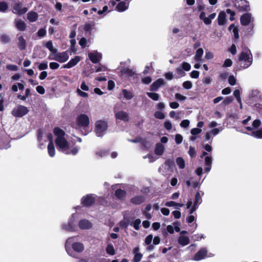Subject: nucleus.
<instances>
[{"label":"nucleus","mask_w":262,"mask_h":262,"mask_svg":"<svg viewBox=\"0 0 262 262\" xmlns=\"http://www.w3.org/2000/svg\"><path fill=\"white\" fill-rule=\"evenodd\" d=\"M17 46L21 51H23L26 49V41L23 36H20L18 37Z\"/></svg>","instance_id":"c85d7f7f"},{"label":"nucleus","mask_w":262,"mask_h":262,"mask_svg":"<svg viewBox=\"0 0 262 262\" xmlns=\"http://www.w3.org/2000/svg\"><path fill=\"white\" fill-rule=\"evenodd\" d=\"M90 119L88 115L81 114L77 117L76 125L78 128L85 130L89 127Z\"/></svg>","instance_id":"20e7f679"},{"label":"nucleus","mask_w":262,"mask_h":262,"mask_svg":"<svg viewBox=\"0 0 262 262\" xmlns=\"http://www.w3.org/2000/svg\"><path fill=\"white\" fill-rule=\"evenodd\" d=\"M165 164L169 168H172L174 165V162L173 160L170 159H167L165 161Z\"/></svg>","instance_id":"052dcab7"},{"label":"nucleus","mask_w":262,"mask_h":262,"mask_svg":"<svg viewBox=\"0 0 262 262\" xmlns=\"http://www.w3.org/2000/svg\"><path fill=\"white\" fill-rule=\"evenodd\" d=\"M8 8V4L5 2H0V12H5Z\"/></svg>","instance_id":"3c124183"},{"label":"nucleus","mask_w":262,"mask_h":262,"mask_svg":"<svg viewBox=\"0 0 262 262\" xmlns=\"http://www.w3.org/2000/svg\"><path fill=\"white\" fill-rule=\"evenodd\" d=\"M78 216V214L73 213L71 218L69 219L68 224H63L62 225V228L68 231H74L77 228V223Z\"/></svg>","instance_id":"f03ea898"},{"label":"nucleus","mask_w":262,"mask_h":262,"mask_svg":"<svg viewBox=\"0 0 262 262\" xmlns=\"http://www.w3.org/2000/svg\"><path fill=\"white\" fill-rule=\"evenodd\" d=\"M154 116L159 119H163L165 118V115L161 111H156L154 114Z\"/></svg>","instance_id":"4d7b16f0"},{"label":"nucleus","mask_w":262,"mask_h":262,"mask_svg":"<svg viewBox=\"0 0 262 262\" xmlns=\"http://www.w3.org/2000/svg\"><path fill=\"white\" fill-rule=\"evenodd\" d=\"M178 242L180 245L184 247L189 244L190 239L188 236L180 235L178 239Z\"/></svg>","instance_id":"bb28decb"},{"label":"nucleus","mask_w":262,"mask_h":262,"mask_svg":"<svg viewBox=\"0 0 262 262\" xmlns=\"http://www.w3.org/2000/svg\"><path fill=\"white\" fill-rule=\"evenodd\" d=\"M115 195L118 199L123 201L125 199L126 192L121 189H118L115 191Z\"/></svg>","instance_id":"a878e982"},{"label":"nucleus","mask_w":262,"mask_h":262,"mask_svg":"<svg viewBox=\"0 0 262 262\" xmlns=\"http://www.w3.org/2000/svg\"><path fill=\"white\" fill-rule=\"evenodd\" d=\"M48 139L49 140L50 142L48 146V154L49 156L51 157H53L55 156V151L54 145L52 141V135L51 134H49L48 135Z\"/></svg>","instance_id":"f3484780"},{"label":"nucleus","mask_w":262,"mask_h":262,"mask_svg":"<svg viewBox=\"0 0 262 262\" xmlns=\"http://www.w3.org/2000/svg\"><path fill=\"white\" fill-rule=\"evenodd\" d=\"M143 255L141 253H136L134 255L133 261V262H139L142 258Z\"/></svg>","instance_id":"603ef678"},{"label":"nucleus","mask_w":262,"mask_h":262,"mask_svg":"<svg viewBox=\"0 0 262 262\" xmlns=\"http://www.w3.org/2000/svg\"><path fill=\"white\" fill-rule=\"evenodd\" d=\"M46 47L47 48L49 49V50L50 52H52L54 54L55 53H56V52H57L58 51V50L57 49L53 48L52 42L51 40H49L46 43Z\"/></svg>","instance_id":"a18cd8bd"},{"label":"nucleus","mask_w":262,"mask_h":262,"mask_svg":"<svg viewBox=\"0 0 262 262\" xmlns=\"http://www.w3.org/2000/svg\"><path fill=\"white\" fill-rule=\"evenodd\" d=\"M11 39L9 35L3 34L0 36V41L3 44L8 43L10 42Z\"/></svg>","instance_id":"4c0bfd02"},{"label":"nucleus","mask_w":262,"mask_h":262,"mask_svg":"<svg viewBox=\"0 0 262 262\" xmlns=\"http://www.w3.org/2000/svg\"><path fill=\"white\" fill-rule=\"evenodd\" d=\"M89 57L93 63H97L100 60L102 55L100 53L93 52L89 53Z\"/></svg>","instance_id":"aec40b11"},{"label":"nucleus","mask_w":262,"mask_h":262,"mask_svg":"<svg viewBox=\"0 0 262 262\" xmlns=\"http://www.w3.org/2000/svg\"><path fill=\"white\" fill-rule=\"evenodd\" d=\"M261 122L259 119H255L253 121L252 126H247L246 129L248 131H252L253 129H257L261 125Z\"/></svg>","instance_id":"c756f323"},{"label":"nucleus","mask_w":262,"mask_h":262,"mask_svg":"<svg viewBox=\"0 0 262 262\" xmlns=\"http://www.w3.org/2000/svg\"><path fill=\"white\" fill-rule=\"evenodd\" d=\"M228 30L230 31H231L232 30V32L233 33L235 39H238L239 38L238 29L233 24H232L229 26Z\"/></svg>","instance_id":"72a5a7b5"},{"label":"nucleus","mask_w":262,"mask_h":262,"mask_svg":"<svg viewBox=\"0 0 262 262\" xmlns=\"http://www.w3.org/2000/svg\"><path fill=\"white\" fill-rule=\"evenodd\" d=\"M69 58V54L67 51L62 52H56L54 54V57L52 59L60 63L66 62Z\"/></svg>","instance_id":"9d476101"},{"label":"nucleus","mask_w":262,"mask_h":262,"mask_svg":"<svg viewBox=\"0 0 262 262\" xmlns=\"http://www.w3.org/2000/svg\"><path fill=\"white\" fill-rule=\"evenodd\" d=\"M115 116L117 119H120L124 122H127L129 120L128 115L125 112L119 111L116 114Z\"/></svg>","instance_id":"393cba45"},{"label":"nucleus","mask_w":262,"mask_h":262,"mask_svg":"<svg viewBox=\"0 0 262 262\" xmlns=\"http://www.w3.org/2000/svg\"><path fill=\"white\" fill-rule=\"evenodd\" d=\"M120 72L122 75H126L128 78L133 77L136 75L135 71L125 67H123L121 68Z\"/></svg>","instance_id":"5701e85b"},{"label":"nucleus","mask_w":262,"mask_h":262,"mask_svg":"<svg viewBox=\"0 0 262 262\" xmlns=\"http://www.w3.org/2000/svg\"><path fill=\"white\" fill-rule=\"evenodd\" d=\"M29 111V109L26 106L19 105L12 110L11 114L15 117L20 118L28 114Z\"/></svg>","instance_id":"39448f33"},{"label":"nucleus","mask_w":262,"mask_h":262,"mask_svg":"<svg viewBox=\"0 0 262 262\" xmlns=\"http://www.w3.org/2000/svg\"><path fill=\"white\" fill-rule=\"evenodd\" d=\"M92 226V223L86 219L81 220L78 222V226L82 230L90 229Z\"/></svg>","instance_id":"a211bd4d"},{"label":"nucleus","mask_w":262,"mask_h":262,"mask_svg":"<svg viewBox=\"0 0 262 262\" xmlns=\"http://www.w3.org/2000/svg\"><path fill=\"white\" fill-rule=\"evenodd\" d=\"M146 95L149 98L154 101H158L159 99L160 95L159 94L153 92H147Z\"/></svg>","instance_id":"c03bdc74"},{"label":"nucleus","mask_w":262,"mask_h":262,"mask_svg":"<svg viewBox=\"0 0 262 262\" xmlns=\"http://www.w3.org/2000/svg\"><path fill=\"white\" fill-rule=\"evenodd\" d=\"M204 194V192L202 191H198L195 195L194 204H197L198 205L201 204L202 202L201 196H203Z\"/></svg>","instance_id":"2f4dec72"},{"label":"nucleus","mask_w":262,"mask_h":262,"mask_svg":"<svg viewBox=\"0 0 262 262\" xmlns=\"http://www.w3.org/2000/svg\"><path fill=\"white\" fill-rule=\"evenodd\" d=\"M251 106H253L259 112V113L262 114V104L259 103H254Z\"/></svg>","instance_id":"e2e57ef3"},{"label":"nucleus","mask_w":262,"mask_h":262,"mask_svg":"<svg viewBox=\"0 0 262 262\" xmlns=\"http://www.w3.org/2000/svg\"><path fill=\"white\" fill-rule=\"evenodd\" d=\"M176 162L179 168L183 169L185 167V161L182 157H178L176 159Z\"/></svg>","instance_id":"e433bc0d"},{"label":"nucleus","mask_w":262,"mask_h":262,"mask_svg":"<svg viewBox=\"0 0 262 262\" xmlns=\"http://www.w3.org/2000/svg\"><path fill=\"white\" fill-rule=\"evenodd\" d=\"M165 150L164 146L160 143L156 144L155 153L158 156H162Z\"/></svg>","instance_id":"cd10ccee"},{"label":"nucleus","mask_w":262,"mask_h":262,"mask_svg":"<svg viewBox=\"0 0 262 262\" xmlns=\"http://www.w3.org/2000/svg\"><path fill=\"white\" fill-rule=\"evenodd\" d=\"M54 134L56 138H63L65 135L64 132L59 127H55L54 129Z\"/></svg>","instance_id":"c9c22d12"},{"label":"nucleus","mask_w":262,"mask_h":262,"mask_svg":"<svg viewBox=\"0 0 262 262\" xmlns=\"http://www.w3.org/2000/svg\"><path fill=\"white\" fill-rule=\"evenodd\" d=\"M164 84V80L162 78H159L154 81L150 86L149 90L152 92H156Z\"/></svg>","instance_id":"dca6fc26"},{"label":"nucleus","mask_w":262,"mask_h":262,"mask_svg":"<svg viewBox=\"0 0 262 262\" xmlns=\"http://www.w3.org/2000/svg\"><path fill=\"white\" fill-rule=\"evenodd\" d=\"M251 136L257 139H262V128L252 131Z\"/></svg>","instance_id":"ea45409f"},{"label":"nucleus","mask_w":262,"mask_h":262,"mask_svg":"<svg viewBox=\"0 0 262 262\" xmlns=\"http://www.w3.org/2000/svg\"><path fill=\"white\" fill-rule=\"evenodd\" d=\"M240 91L238 90H235L233 92V95L236 99L237 102L241 104V107H242V101L240 97Z\"/></svg>","instance_id":"8fccbe9b"},{"label":"nucleus","mask_w":262,"mask_h":262,"mask_svg":"<svg viewBox=\"0 0 262 262\" xmlns=\"http://www.w3.org/2000/svg\"><path fill=\"white\" fill-rule=\"evenodd\" d=\"M253 62V56L250 50L244 47L239 54L237 63L239 69H246L249 68Z\"/></svg>","instance_id":"f257e3e1"},{"label":"nucleus","mask_w":262,"mask_h":262,"mask_svg":"<svg viewBox=\"0 0 262 262\" xmlns=\"http://www.w3.org/2000/svg\"><path fill=\"white\" fill-rule=\"evenodd\" d=\"M73 237L68 238L65 243V249L68 255L75 258H79L78 255L74 252L71 248V246L73 243Z\"/></svg>","instance_id":"6e6552de"},{"label":"nucleus","mask_w":262,"mask_h":262,"mask_svg":"<svg viewBox=\"0 0 262 262\" xmlns=\"http://www.w3.org/2000/svg\"><path fill=\"white\" fill-rule=\"evenodd\" d=\"M213 137L209 132H207L203 137L204 142H208L209 143H212Z\"/></svg>","instance_id":"09e8293b"},{"label":"nucleus","mask_w":262,"mask_h":262,"mask_svg":"<svg viewBox=\"0 0 262 262\" xmlns=\"http://www.w3.org/2000/svg\"><path fill=\"white\" fill-rule=\"evenodd\" d=\"M14 24L15 27L20 31H24L26 29V23L19 18H16L14 20Z\"/></svg>","instance_id":"4be33fe9"},{"label":"nucleus","mask_w":262,"mask_h":262,"mask_svg":"<svg viewBox=\"0 0 262 262\" xmlns=\"http://www.w3.org/2000/svg\"><path fill=\"white\" fill-rule=\"evenodd\" d=\"M236 79L233 75L229 76L228 78V82L231 85H234L236 84Z\"/></svg>","instance_id":"69168bd1"},{"label":"nucleus","mask_w":262,"mask_h":262,"mask_svg":"<svg viewBox=\"0 0 262 262\" xmlns=\"http://www.w3.org/2000/svg\"><path fill=\"white\" fill-rule=\"evenodd\" d=\"M128 5L124 2H120L116 6V9L118 12H123L128 9Z\"/></svg>","instance_id":"7c9ffc66"},{"label":"nucleus","mask_w":262,"mask_h":262,"mask_svg":"<svg viewBox=\"0 0 262 262\" xmlns=\"http://www.w3.org/2000/svg\"><path fill=\"white\" fill-rule=\"evenodd\" d=\"M147 200V198L145 195H137L130 199V202L132 204L139 205Z\"/></svg>","instance_id":"4468645a"},{"label":"nucleus","mask_w":262,"mask_h":262,"mask_svg":"<svg viewBox=\"0 0 262 262\" xmlns=\"http://www.w3.org/2000/svg\"><path fill=\"white\" fill-rule=\"evenodd\" d=\"M234 7L239 11H248L250 9L249 2L246 0H235Z\"/></svg>","instance_id":"423d86ee"},{"label":"nucleus","mask_w":262,"mask_h":262,"mask_svg":"<svg viewBox=\"0 0 262 262\" xmlns=\"http://www.w3.org/2000/svg\"><path fill=\"white\" fill-rule=\"evenodd\" d=\"M254 26V23H251L248 25V27L246 29V32L247 35H252L253 34Z\"/></svg>","instance_id":"de8ad7c7"},{"label":"nucleus","mask_w":262,"mask_h":262,"mask_svg":"<svg viewBox=\"0 0 262 262\" xmlns=\"http://www.w3.org/2000/svg\"><path fill=\"white\" fill-rule=\"evenodd\" d=\"M38 68L40 71L47 69L48 68V62L44 61L41 63H39Z\"/></svg>","instance_id":"6e6d98bb"},{"label":"nucleus","mask_w":262,"mask_h":262,"mask_svg":"<svg viewBox=\"0 0 262 262\" xmlns=\"http://www.w3.org/2000/svg\"><path fill=\"white\" fill-rule=\"evenodd\" d=\"M241 24L244 26H248L249 24L254 23V18L250 13L243 14L240 18Z\"/></svg>","instance_id":"1a4fd4ad"},{"label":"nucleus","mask_w":262,"mask_h":262,"mask_svg":"<svg viewBox=\"0 0 262 262\" xmlns=\"http://www.w3.org/2000/svg\"><path fill=\"white\" fill-rule=\"evenodd\" d=\"M27 18L30 22H34L38 18V14L34 11H30L27 14Z\"/></svg>","instance_id":"473e14b6"},{"label":"nucleus","mask_w":262,"mask_h":262,"mask_svg":"<svg viewBox=\"0 0 262 262\" xmlns=\"http://www.w3.org/2000/svg\"><path fill=\"white\" fill-rule=\"evenodd\" d=\"M95 201V197L92 194H88L83 196L81 200V204L85 207L92 206Z\"/></svg>","instance_id":"9b49d317"},{"label":"nucleus","mask_w":262,"mask_h":262,"mask_svg":"<svg viewBox=\"0 0 262 262\" xmlns=\"http://www.w3.org/2000/svg\"><path fill=\"white\" fill-rule=\"evenodd\" d=\"M175 98L180 101H184L186 100L187 97L179 93H176L175 94Z\"/></svg>","instance_id":"bf43d9fd"},{"label":"nucleus","mask_w":262,"mask_h":262,"mask_svg":"<svg viewBox=\"0 0 262 262\" xmlns=\"http://www.w3.org/2000/svg\"><path fill=\"white\" fill-rule=\"evenodd\" d=\"M226 13L224 12H221L218 16V24L220 26L224 25L225 23Z\"/></svg>","instance_id":"f704fd0d"},{"label":"nucleus","mask_w":262,"mask_h":262,"mask_svg":"<svg viewBox=\"0 0 262 262\" xmlns=\"http://www.w3.org/2000/svg\"><path fill=\"white\" fill-rule=\"evenodd\" d=\"M81 57L76 56L74 58L71 59L67 64L62 66L63 68L70 69L76 66L81 60Z\"/></svg>","instance_id":"6ab92c4d"},{"label":"nucleus","mask_w":262,"mask_h":262,"mask_svg":"<svg viewBox=\"0 0 262 262\" xmlns=\"http://www.w3.org/2000/svg\"><path fill=\"white\" fill-rule=\"evenodd\" d=\"M261 99L260 92L257 90H252L250 94L249 103L250 105L253 103L258 102Z\"/></svg>","instance_id":"f8f14e48"},{"label":"nucleus","mask_w":262,"mask_h":262,"mask_svg":"<svg viewBox=\"0 0 262 262\" xmlns=\"http://www.w3.org/2000/svg\"><path fill=\"white\" fill-rule=\"evenodd\" d=\"M212 158L211 156H206L205 158V166H211Z\"/></svg>","instance_id":"5fc2aeb1"},{"label":"nucleus","mask_w":262,"mask_h":262,"mask_svg":"<svg viewBox=\"0 0 262 262\" xmlns=\"http://www.w3.org/2000/svg\"><path fill=\"white\" fill-rule=\"evenodd\" d=\"M93 26H94V24H90V23L86 24L84 25V30L86 32L90 33Z\"/></svg>","instance_id":"0e129e2a"},{"label":"nucleus","mask_w":262,"mask_h":262,"mask_svg":"<svg viewBox=\"0 0 262 262\" xmlns=\"http://www.w3.org/2000/svg\"><path fill=\"white\" fill-rule=\"evenodd\" d=\"M152 79L150 76H146L142 78V82L145 84H148L151 82Z\"/></svg>","instance_id":"774afa93"},{"label":"nucleus","mask_w":262,"mask_h":262,"mask_svg":"<svg viewBox=\"0 0 262 262\" xmlns=\"http://www.w3.org/2000/svg\"><path fill=\"white\" fill-rule=\"evenodd\" d=\"M188 154L190 156L191 158H193L196 156V151L195 148L190 146L189 148V150L188 151Z\"/></svg>","instance_id":"864d4df0"},{"label":"nucleus","mask_w":262,"mask_h":262,"mask_svg":"<svg viewBox=\"0 0 262 262\" xmlns=\"http://www.w3.org/2000/svg\"><path fill=\"white\" fill-rule=\"evenodd\" d=\"M122 92L124 97L127 100H130L134 97V95L130 91H128L126 89H123Z\"/></svg>","instance_id":"58836bf2"},{"label":"nucleus","mask_w":262,"mask_h":262,"mask_svg":"<svg viewBox=\"0 0 262 262\" xmlns=\"http://www.w3.org/2000/svg\"><path fill=\"white\" fill-rule=\"evenodd\" d=\"M183 86L185 89L189 90L192 88V84L190 81H186L183 83Z\"/></svg>","instance_id":"13d9d810"},{"label":"nucleus","mask_w":262,"mask_h":262,"mask_svg":"<svg viewBox=\"0 0 262 262\" xmlns=\"http://www.w3.org/2000/svg\"><path fill=\"white\" fill-rule=\"evenodd\" d=\"M183 137L181 135L177 134L175 136V142L177 144H180L182 142Z\"/></svg>","instance_id":"680f3d73"},{"label":"nucleus","mask_w":262,"mask_h":262,"mask_svg":"<svg viewBox=\"0 0 262 262\" xmlns=\"http://www.w3.org/2000/svg\"><path fill=\"white\" fill-rule=\"evenodd\" d=\"M79 149L80 147L78 146H75L71 149H69L68 147V150H66L64 154L67 155L72 154L73 155H76L78 152Z\"/></svg>","instance_id":"79ce46f5"},{"label":"nucleus","mask_w":262,"mask_h":262,"mask_svg":"<svg viewBox=\"0 0 262 262\" xmlns=\"http://www.w3.org/2000/svg\"><path fill=\"white\" fill-rule=\"evenodd\" d=\"M183 70H185L186 71H188L190 70L191 66L190 64L186 62H183L182 63V67H181Z\"/></svg>","instance_id":"338daca9"},{"label":"nucleus","mask_w":262,"mask_h":262,"mask_svg":"<svg viewBox=\"0 0 262 262\" xmlns=\"http://www.w3.org/2000/svg\"><path fill=\"white\" fill-rule=\"evenodd\" d=\"M42 130L41 129H38L37 130V140L38 143H39V147L42 148V146H43V143H42Z\"/></svg>","instance_id":"37998d69"},{"label":"nucleus","mask_w":262,"mask_h":262,"mask_svg":"<svg viewBox=\"0 0 262 262\" xmlns=\"http://www.w3.org/2000/svg\"><path fill=\"white\" fill-rule=\"evenodd\" d=\"M134 219V217H132V219L128 218L127 220V222L129 224V225L131 226L134 227L135 230H138L140 229V224L141 223V221L140 219H136L134 221H133L132 220Z\"/></svg>","instance_id":"b1692460"},{"label":"nucleus","mask_w":262,"mask_h":262,"mask_svg":"<svg viewBox=\"0 0 262 262\" xmlns=\"http://www.w3.org/2000/svg\"><path fill=\"white\" fill-rule=\"evenodd\" d=\"M106 122L102 120L97 121L95 123V132L98 137H102L107 128Z\"/></svg>","instance_id":"7ed1b4c3"},{"label":"nucleus","mask_w":262,"mask_h":262,"mask_svg":"<svg viewBox=\"0 0 262 262\" xmlns=\"http://www.w3.org/2000/svg\"><path fill=\"white\" fill-rule=\"evenodd\" d=\"M106 253L110 255H114L115 254V250L112 244H108L106 248Z\"/></svg>","instance_id":"49530a36"},{"label":"nucleus","mask_w":262,"mask_h":262,"mask_svg":"<svg viewBox=\"0 0 262 262\" xmlns=\"http://www.w3.org/2000/svg\"><path fill=\"white\" fill-rule=\"evenodd\" d=\"M207 250L206 248H201L194 255L193 259L195 261H199L204 259L206 257Z\"/></svg>","instance_id":"2eb2a0df"},{"label":"nucleus","mask_w":262,"mask_h":262,"mask_svg":"<svg viewBox=\"0 0 262 262\" xmlns=\"http://www.w3.org/2000/svg\"><path fill=\"white\" fill-rule=\"evenodd\" d=\"M204 53V50L202 48H199L195 53V55L194 57V59L196 61H200L201 57Z\"/></svg>","instance_id":"a19ab883"},{"label":"nucleus","mask_w":262,"mask_h":262,"mask_svg":"<svg viewBox=\"0 0 262 262\" xmlns=\"http://www.w3.org/2000/svg\"><path fill=\"white\" fill-rule=\"evenodd\" d=\"M55 143L57 148L59 151L64 153L68 150L69 147L68 142L64 137L62 138H56Z\"/></svg>","instance_id":"0eeeda50"},{"label":"nucleus","mask_w":262,"mask_h":262,"mask_svg":"<svg viewBox=\"0 0 262 262\" xmlns=\"http://www.w3.org/2000/svg\"><path fill=\"white\" fill-rule=\"evenodd\" d=\"M13 12L19 15L25 14L28 11L27 7H23L21 3H16L13 6Z\"/></svg>","instance_id":"ddd939ff"},{"label":"nucleus","mask_w":262,"mask_h":262,"mask_svg":"<svg viewBox=\"0 0 262 262\" xmlns=\"http://www.w3.org/2000/svg\"><path fill=\"white\" fill-rule=\"evenodd\" d=\"M73 251L76 253L82 252L84 249V247L82 243L80 242H74L72 244V249Z\"/></svg>","instance_id":"412c9836"}]
</instances>
